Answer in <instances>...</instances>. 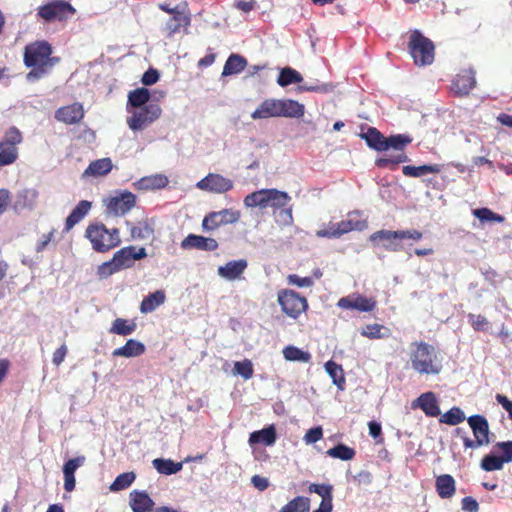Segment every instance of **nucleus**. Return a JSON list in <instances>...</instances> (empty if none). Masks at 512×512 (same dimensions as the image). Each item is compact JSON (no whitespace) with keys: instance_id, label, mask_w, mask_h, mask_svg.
Returning <instances> with one entry per match:
<instances>
[{"instance_id":"f257e3e1","label":"nucleus","mask_w":512,"mask_h":512,"mask_svg":"<svg viewBox=\"0 0 512 512\" xmlns=\"http://www.w3.org/2000/svg\"><path fill=\"white\" fill-rule=\"evenodd\" d=\"M359 136L372 150L384 152L392 149L395 152L389 156L377 158L375 165L378 168L395 170L399 164L410 161L405 153V148L413 141L410 135L396 134L385 137L377 128L367 127L366 132L360 133Z\"/></svg>"},{"instance_id":"f03ea898","label":"nucleus","mask_w":512,"mask_h":512,"mask_svg":"<svg viewBox=\"0 0 512 512\" xmlns=\"http://www.w3.org/2000/svg\"><path fill=\"white\" fill-rule=\"evenodd\" d=\"M52 53L51 44L45 40H38L25 46L23 62L27 68H31L26 75L27 81H37L52 70L60 61V58L53 57Z\"/></svg>"},{"instance_id":"7ed1b4c3","label":"nucleus","mask_w":512,"mask_h":512,"mask_svg":"<svg viewBox=\"0 0 512 512\" xmlns=\"http://www.w3.org/2000/svg\"><path fill=\"white\" fill-rule=\"evenodd\" d=\"M290 201L291 197L286 192L272 188L254 191L248 194L243 202L246 207L250 208H284L281 210L280 216L283 217L284 223L291 224L293 222L292 208H285Z\"/></svg>"},{"instance_id":"20e7f679","label":"nucleus","mask_w":512,"mask_h":512,"mask_svg":"<svg viewBox=\"0 0 512 512\" xmlns=\"http://www.w3.org/2000/svg\"><path fill=\"white\" fill-rule=\"evenodd\" d=\"M410 363L417 373L425 375H437L443 368L435 347L423 341L411 344Z\"/></svg>"},{"instance_id":"39448f33","label":"nucleus","mask_w":512,"mask_h":512,"mask_svg":"<svg viewBox=\"0 0 512 512\" xmlns=\"http://www.w3.org/2000/svg\"><path fill=\"white\" fill-rule=\"evenodd\" d=\"M146 256L147 252L144 247L136 248L133 245L123 247L114 253L111 260L100 264L96 274L100 279H106L121 270L133 267L136 260H141Z\"/></svg>"},{"instance_id":"423d86ee","label":"nucleus","mask_w":512,"mask_h":512,"mask_svg":"<svg viewBox=\"0 0 512 512\" xmlns=\"http://www.w3.org/2000/svg\"><path fill=\"white\" fill-rule=\"evenodd\" d=\"M423 233L416 229L408 230H379L369 237L374 246H380L386 251L399 252L405 249L404 241L418 242L422 239Z\"/></svg>"},{"instance_id":"0eeeda50","label":"nucleus","mask_w":512,"mask_h":512,"mask_svg":"<svg viewBox=\"0 0 512 512\" xmlns=\"http://www.w3.org/2000/svg\"><path fill=\"white\" fill-rule=\"evenodd\" d=\"M84 237L91 243L92 249L98 253H106L121 243L118 228H107L102 222H92L86 227Z\"/></svg>"},{"instance_id":"6e6552de","label":"nucleus","mask_w":512,"mask_h":512,"mask_svg":"<svg viewBox=\"0 0 512 512\" xmlns=\"http://www.w3.org/2000/svg\"><path fill=\"white\" fill-rule=\"evenodd\" d=\"M23 133L11 126L0 140V168L14 164L19 158L18 146L23 142Z\"/></svg>"},{"instance_id":"1a4fd4ad","label":"nucleus","mask_w":512,"mask_h":512,"mask_svg":"<svg viewBox=\"0 0 512 512\" xmlns=\"http://www.w3.org/2000/svg\"><path fill=\"white\" fill-rule=\"evenodd\" d=\"M408 48L416 65L426 66L434 61L435 46L433 42L418 30L411 33Z\"/></svg>"},{"instance_id":"9d476101","label":"nucleus","mask_w":512,"mask_h":512,"mask_svg":"<svg viewBox=\"0 0 512 512\" xmlns=\"http://www.w3.org/2000/svg\"><path fill=\"white\" fill-rule=\"evenodd\" d=\"M76 13V9L66 0H49L37 9V16L47 23L64 22Z\"/></svg>"},{"instance_id":"9b49d317","label":"nucleus","mask_w":512,"mask_h":512,"mask_svg":"<svg viewBox=\"0 0 512 512\" xmlns=\"http://www.w3.org/2000/svg\"><path fill=\"white\" fill-rule=\"evenodd\" d=\"M469 426L472 429L474 440L467 436H463V445L465 448L476 449L481 446H486L490 443L489 439V424L487 419L482 415H472L467 419Z\"/></svg>"},{"instance_id":"f8f14e48","label":"nucleus","mask_w":512,"mask_h":512,"mask_svg":"<svg viewBox=\"0 0 512 512\" xmlns=\"http://www.w3.org/2000/svg\"><path fill=\"white\" fill-rule=\"evenodd\" d=\"M278 303L282 311L293 319H297L308 309L306 297L291 289H284L278 292Z\"/></svg>"},{"instance_id":"ddd939ff","label":"nucleus","mask_w":512,"mask_h":512,"mask_svg":"<svg viewBox=\"0 0 512 512\" xmlns=\"http://www.w3.org/2000/svg\"><path fill=\"white\" fill-rule=\"evenodd\" d=\"M161 114L162 109L158 104L149 103L133 111L127 118V125L132 131H142L158 120Z\"/></svg>"},{"instance_id":"4468645a","label":"nucleus","mask_w":512,"mask_h":512,"mask_svg":"<svg viewBox=\"0 0 512 512\" xmlns=\"http://www.w3.org/2000/svg\"><path fill=\"white\" fill-rule=\"evenodd\" d=\"M108 216H122L129 212L136 204V196L130 191H122L115 196L103 200Z\"/></svg>"},{"instance_id":"2eb2a0df","label":"nucleus","mask_w":512,"mask_h":512,"mask_svg":"<svg viewBox=\"0 0 512 512\" xmlns=\"http://www.w3.org/2000/svg\"><path fill=\"white\" fill-rule=\"evenodd\" d=\"M240 217L241 212L232 208L209 212L202 220V228L206 232L214 231L221 226L237 223Z\"/></svg>"},{"instance_id":"dca6fc26","label":"nucleus","mask_w":512,"mask_h":512,"mask_svg":"<svg viewBox=\"0 0 512 512\" xmlns=\"http://www.w3.org/2000/svg\"><path fill=\"white\" fill-rule=\"evenodd\" d=\"M197 188L211 193H225L233 188V181L217 173H209L197 183Z\"/></svg>"},{"instance_id":"f3484780","label":"nucleus","mask_w":512,"mask_h":512,"mask_svg":"<svg viewBox=\"0 0 512 512\" xmlns=\"http://www.w3.org/2000/svg\"><path fill=\"white\" fill-rule=\"evenodd\" d=\"M337 306L342 309L357 310L359 312H370L376 307L373 298H367L360 294H352L339 299Z\"/></svg>"},{"instance_id":"a211bd4d","label":"nucleus","mask_w":512,"mask_h":512,"mask_svg":"<svg viewBox=\"0 0 512 512\" xmlns=\"http://www.w3.org/2000/svg\"><path fill=\"white\" fill-rule=\"evenodd\" d=\"M337 224V230H335L333 233H330L329 235L332 236H343L344 234H347L351 231H363L367 228L368 223L366 220L361 219L360 213L357 211L349 212L347 214V218L345 220H342L340 222H336Z\"/></svg>"},{"instance_id":"6ab92c4d","label":"nucleus","mask_w":512,"mask_h":512,"mask_svg":"<svg viewBox=\"0 0 512 512\" xmlns=\"http://www.w3.org/2000/svg\"><path fill=\"white\" fill-rule=\"evenodd\" d=\"M476 85L475 73L471 69L460 71L452 81L451 90L458 96H467Z\"/></svg>"},{"instance_id":"aec40b11","label":"nucleus","mask_w":512,"mask_h":512,"mask_svg":"<svg viewBox=\"0 0 512 512\" xmlns=\"http://www.w3.org/2000/svg\"><path fill=\"white\" fill-rule=\"evenodd\" d=\"M219 247L218 242L211 237H204L196 234H189L181 242L184 250L196 249L201 251H215Z\"/></svg>"},{"instance_id":"412c9836","label":"nucleus","mask_w":512,"mask_h":512,"mask_svg":"<svg viewBox=\"0 0 512 512\" xmlns=\"http://www.w3.org/2000/svg\"><path fill=\"white\" fill-rule=\"evenodd\" d=\"M84 108L81 103L60 107L55 112V118L68 125L77 124L84 118Z\"/></svg>"},{"instance_id":"4be33fe9","label":"nucleus","mask_w":512,"mask_h":512,"mask_svg":"<svg viewBox=\"0 0 512 512\" xmlns=\"http://www.w3.org/2000/svg\"><path fill=\"white\" fill-rule=\"evenodd\" d=\"M412 408H420L428 417H438L441 415L439 403L435 393L425 392L412 402Z\"/></svg>"},{"instance_id":"5701e85b","label":"nucleus","mask_w":512,"mask_h":512,"mask_svg":"<svg viewBox=\"0 0 512 512\" xmlns=\"http://www.w3.org/2000/svg\"><path fill=\"white\" fill-rule=\"evenodd\" d=\"M86 461L85 456H78L73 459H69L63 465V475H64V489L67 492H71L75 489L76 479H75V471L81 467Z\"/></svg>"},{"instance_id":"b1692460","label":"nucleus","mask_w":512,"mask_h":512,"mask_svg":"<svg viewBox=\"0 0 512 512\" xmlns=\"http://www.w3.org/2000/svg\"><path fill=\"white\" fill-rule=\"evenodd\" d=\"M279 117L301 118L305 114V106L296 100L278 99Z\"/></svg>"},{"instance_id":"393cba45","label":"nucleus","mask_w":512,"mask_h":512,"mask_svg":"<svg viewBox=\"0 0 512 512\" xmlns=\"http://www.w3.org/2000/svg\"><path fill=\"white\" fill-rule=\"evenodd\" d=\"M435 488L441 499H450L456 493V482L450 474H441L436 477Z\"/></svg>"},{"instance_id":"a878e982","label":"nucleus","mask_w":512,"mask_h":512,"mask_svg":"<svg viewBox=\"0 0 512 512\" xmlns=\"http://www.w3.org/2000/svg\"><path fill=\"white\" fill-rule=\"evenodd\" d=\"M247 266L245 259L229 261L218 268V274L227 280H235L243 274Z\"/></svg>"},{"instance_id":"bb28decb","label":"nucleus","mask_w":512,"mask_h":512,"mask_svg":"<svg viewBox=\"0 0 512 512\" xmlns=\"http://www.w3.org/2000/svg\"><path fill=\"white\" fill-rule=\"evenodd\" d=\"M278 99H265L260 103L256 110L251 114L252 119L278 118L279 108Z\"/></svg>"},{"instance_id":"cd10ccee","label":"nucleus","mask_w":512,"mask_h":512,"mask_svg":"<svg viewBox=\"0 0 512 512\" xmlns=\"http://www.w3.org/2000/svg\"><path fill=\"white\" fill-rule=\"evenodd\" d=\"M145 351H146V347L143 343H141L135 339H129L125 343V345L114 349L112 352V355L114 357L131 358V357L141 356L145 353Z\"/></svg>"},{"instance_id":"c85d7f7f","label":"nucleus","mask_w":512,"mask_h":512,"mask_svg":"<svg viewBox=\"0 0 512 512\" xmlns=\"http://www.w3.org/2000/svg\"><path fill=\"white\" fill-rule=\"evenodd\" d=\"M277 439L276 429L273 425L265 427L261 430L254 431L249 436V444H263L265 446H272Z\"/></svg>"},{"instance_id":"c756f323","label":"nucleus","mask_w":512,"mask_h":512,"mask_svg":"<svg viewBox=\"0 0 512 512\" xmlns=\"http://www.w3.org/2000/svg\"><path fill=\"white\" fill-rule=\"evenodd\" d=\"M92 203L88 200H81L66 218L65 231H70L79 223L91 210Z\"/></svg>"},{"instance_id":"7c9ffc66","label":"nucleus","mask_w":512,"mask_h":512,"mask_svg":"<svg viewBox=\"0 0 512 512\" xmlns=\"http://www.w3.org/2000/svg\"><path fill=\"white\" fill-rule=\"evenodd\" d=\"M154 501L146 492L133 491L130 493V507L133 512H152Z\"/></svg>"},{"instance_id":"2f4dec72","label":"nucleus","mask_w":512,"mask_h":512,"mask_svg":"<svg viewBox=\"0 0 512 512\" xmlns=\"http://www.w3.org/2000/svg\"><path fill=\"white\" fill-rule=\"evenodd\" d=\"M38 198V191L35 189H25L17 194V199L13 205L15 212H20L26 208L32 209Z\"/></svg>"},{"instance_id":"473e14b6","label":"nucleus","mask_w":512,"mask_h":512,"mask_svg":"<svg viewBox=\"0 0 512 512\" xmlns=\"http://www.w3.org/2000/svg\"><path fill=\"white\" fill-rule=\"evenodd\" d=\"M247 66L245 57L239 54H231L223 67L222 76H230L241 73Z\"/></svg>"},{"instance_id":"72a5a7b5","label":"nucleus","mask_w":512,"mask_h":512,"mask_svg":"<svg viewBox=\"0 0 512 512\" xmlns=\"http://www.w3.org/2000/svg\"><path fill=\"white\" fill-rule=\"evenodd\" d=\"M442 165L440 164H424L420 166H411L406 165L402 167V173L406 177H422L429 173H439L442 170Z\"/></svg>"},{"instance_id":"f704fd0d","label":"nucleus","mask_w":512,"mask_h":512,"mask_svg":"<svg viewBox=\"0 0 512 512\" xmlns=\"http://www.w3.org/2000/svg\"><path fill=\"white\" fill-rule=\"evenodd\" d=\"M113 168V164L110 158L97 159L89 164L86 168L84 175L88 176H104L107 175Z\"/></svg>"},{"instance_id":"c9c22d12","label":"nucleus","mask_w":512,"mask_h":512,"mask_svg":"<svg viewBox=\"0 0 512 512\" xmlns=\"http://www.w3.org/2000/svg\"><path fill=\"white\" fill-rule=\"evenodd\" d=\"M153 467L158 473L172 475L182 470L183 462H175L172 459L156 458L152 461Z\"/></svg>"},{"instance_id":"e433bc0d","label":"nucleus","mask_w":512,"mask_h":512,"mask_svg":"<svg viewBox=\"0 0 512 512\" xmlns=\"http://www.w3.org/2000/svg\"><path fill=\"white\" fill-rule=\"evenodd\" d=\"M150 96V92L147 88L141 87L134 89L128 94L127 105L136 109L142 108L149 104Z\"/></svg>"},{"instance_id":"4c0bfd02","label":"nucleus","mask_w":512,"mask_h":512,"mask_svg":"<svg viewBox=\"0 0 512 512\" xmlns=\"http://www.w3.org/2000/svg\"><path fill=\"white\" fill-rule=\"evenodd\" d=\"M165 301V294L163 291H155L146 296L140 305V311L142 313H150L154 311L158 306L163 304Z\"/></svg>"},{"instance_id":"58836bf2","label":"nucleus","mask_w":512,"mask_h":512,"mask_svg":"<svg viewBox=\"0 0 512 512\" xmlns=\"http://www.w3.org/2000/svg\"><path fill=\"white\" fill-rule=\"evenodd\" d=\"M325 370L332 378L333 384H335L340 390H343L346 381L342 366L333 360H329L325 363Z\"/></svg>"},{"instance_id":"ea45409f","label":"nucleus","mask_w":512,"mask_h":512,"mask_svg":"<svg viewBox=\"0 0 512 512\" xmlns=\"http://www.w3.org/2000/svg\"><path fill=\"white\" fill-rule=\"evenodd\" d=\"M136 330V323L123 318H116L109 329V333L127 336Z\"/></svg>"},{"instance_id":"a19ab883","label":"nucleus","mask_w":512,"mask_h":512,"mask_svg":"<svg viewBox=\"0 0 512 512\" xmlns=\"http://www.w3.org/2000/svg\"><path fill=\"white\" fill-rule=\"evenodd\" d=\"M310 499L304 496H297L285 504L279 512H309Z\"/></svg>"},{"instance_id":"79ce46f5","label":"nucleus","mask_w":512,"mask_h":512,"mask_svg":"<svg viewBox=\"0 0 512 512\" xmlns=\"http://www.w3.org/2000/svg\"><path fill=\"white\" fill-rule=\"evenodd\" d=\"M303 80L302 75L291 67L281 69L277 78V83L281 87H286L293 83H301Z\"/></svg>"},{"instance_id":"37998d69","label":"nucleus","mask_w":512,"mask_h":512,"mask_svg":"<svg viewBox=\"0 0 512 512\" xmlns=\"http://www.w3.org/2000/svg\"><path fill=\"white\" fill-rule=\"evenodd\" d=\"M390 334L388 328L381 324H368L361 330V335L369 339H381L386 338Z\"/></svg>"},{"instance_id":"c03bdc74","label":"nucleus","mask_w":512,"mask_h":512,"mask_svg":"<svg viewBox=\"0 0 512 512\" xmlns=\"http://www.w3.org/2000/svg\"><path fill=\"white\" fill-rule=\"evenodd\" d=\"M283 356L288 361L307 363L311 360L310 353L301 350L296 346L289 345L283 349Z\"/></svg>"},{"instance_id":"a18cd8bd","label":"nucleus","mask_w":512,"mask_h":512,"mask_svg":"<svg viewBox=\"0 0 512 512\" xmlns=\"http://www.w3.org/2000/svg\"><path fill=\"white\" fill-rule=\"evenodd\" d=\"M465 420V414L459 407H452L440 416L439 421L451 426L458 425Z\"/></svg>"},{"instance_id":"49530a36","label":"nucleus","mask_w":512,"mask_h":512,"mask_svg":"<svg viewBox=\"0 0 512 512\" xmlns=\"http://www.w3.org/2000/svg\"><path fill=\"white\" fill-rule=\"evenodd\" d=\"M472 214L479 219L481 222H497L503 223L505 221V217L493 212L491 209L483 207L477 208L472 211Z\"/></svg>"},{"instance_id":"de8ad7c7","label":"nucleus","mask_w":512,"mask_h":512,"mask_svg":"<svg viewBox=\"0 0 512 512\" xmlns=\"http://www.w3.org/2000/svg\"><path fill=\"white\" fill-rule=\"evenodd\" d=\"M326 454L333 458H338L341 460H352L356 454L355 450L351 447H348L344 444H338L333 448L327 450Z\"/></svg>"},{"instance_id":"09e8293b","label":"nucleus","mask_w":512,"mask_h":512,"mask_svg":"<svg viewBox=\"0 0 512 512\" xmlns=\"http://www.w3.org/2000/svg\"><path fill=\"white\" fill-rule=\"evenodd\" d=\"M310 493H316L321 496V502H332L333 501V486L330 484H316L312 483L308 487Z\"/></svg>"},{"instance_id":"8fccbe9b","label":"nucleus","mask_w":512,"mask_h":512,"mask_svg":"<svg viewBox=\"0 0 512 512\" xmlns=\"http://www.w3.org/2000/svg\"><path fill=\"white\" fill-rule=\"evenodd\" d=\"M504 462L500 456L486 455L481 460V468L485 471H496L503 468Z\"/></svg>"},{"instance_id":"3c124183","label":"nucleus","mask_w":512,"mask_h":512,"mask_svg":"<svg viewBox=\"0 0 512 512\" xmlns=\"http://www.w3.org/2000/svg\"><path fill=\"white\" fill-rule=\"evenodd\" d=\"M135 480L133 472H126L118 475L114 482L111 484V490L120 491L128 488Z\"/></svg>"},{"instance_id":"603ef678","label":"nucleus","mask_w":512,"mask_h":512,"mask_svg":"<svg viewBox=\"0 0 512 512\" xmlns=\"http://www.w3.org/2000/svg\"><path fill=\"white\" fill-rule=\"evenodd\" d=\"M188 24L187 17L182 13H176L173 15L166 23V28L169 33H176L180 30L181 27Z\"/></svg>"},{"instance_id":"864d4df0","label":"nucleus","mask_w":512,"mask_h":512,"mask_svg":"<svg viewBox=\"0 0 512 512\" xmlns=\"http://www.w3.org/2000/svg\"><path fill=\"white\" fill-rule=\"evenodd\" d=\"M130 233L133 239L143 240L149 238L153 234V229L148 223L143 222L133 226L130 230Z\"/></svg>"},{"instance_id":"5fc2aeb1","label":"nucleus","mask_w":512,"mask_h":512,"mask_svg":"<svg viewBox=\"0 0 512 512\" xmlns=\"http://www.w3.org/2000/svg\"><path fill=\"white\" fill-rule=\"evenodd\" d=\"M253 365L250 360L235 362L234 373L242 376L244 379H250L253 376Z\"/></svg>"},{"instance_id":"6e6d98bb","label":"nucleus","mask_w":512,"mask_h":512,"mask_svg":"<svg viewBox=\"0 0 512 512\" xmlns=\"http://www.w3.org/2000/svg\"><path fill=\"white\" fill-rule=\"evenodd\" d=\"M468 322L475 331H486L488 329L489 321L481 314H468Z\"/></svg>"},{"instance_id":"4d7b16f0","label":"nucleus","mask_w":512,"mask_h":512,"mask_svg":"<svg viewBox=\"0 0 512 512\" xmlns=\"http://www.w3.org/2000/svg\"><path fill=\"white\" fill-rule=\"evenodd\" d=\"M323 429L321 426H317L309 429L303 437L306 444H313L322 439Z\"/></svg>"},{"instance_id":"13d9d810","label":"nucleus","mask_w":512,"mask_h":512,"mask_svg":"<svg viewBox=\"0 0 512 512\" xmlns=\"http://www.w3.org/2000/svg\"><path fill=\"white\" fill-rule=\"evenodd\" d=\"M287 281L291 285H295L297 287H311L314 284V281L311 277H300L296 274H291L287 277Z\"/></svg>"},{"instance_id":"bf43d9fd","label":"nucleus","mask_w":512,"mask_h":512,"mask_svg":"<svg viewBox=\"0 0 512 512\" xmlns=\"http://www.w3.org/2000/svg\"><path fill=\"white\" fill-rule=\"evenodd\" d=\"M501 452L502 456H500L504 463L512 462V441L498 442L496 444Z\"/></svg>"},{"instance_id":"052dcab7","label":"nucleus","mask_w":512,"mask_h":512,"mask_svg":"<svg viewBox=\"0 0 512 512\" xmlns=\"http://www.w3.org/2000/svg\"><path fill=\"white\" fill-rule=\"evenodd\" d=\"M336 228H337L336 222L330 221L325 227H323L320 230H317L315 235L318 238L336 239V238H339V236L328 235L330 233H333L335 230H337Z\"/></svg>"},{"instance_id":"680f3d73","label":"nucleus","mask_w":512,"mask_h":512,"mask_svg":"<svg viewBox=\"0 0 512 512\" xmlns=\"http://www.w3.org/2000/svg\"><path fill=\"white\" fill-rule=\"evenodd\" d=\"M159 76L160 75L156 69L150 68L143 74L141 82L146 86H150L159 80Z\"/></svg>"},{"instance_id":"e2e57ef3","label":"nucleus","mask_w":512,"mask_h":512,"mask_svg":"<svg viewBox=\"0 0 512 512\" xmlns=\"http://www.w3.org/2000/svg\"><path fill=\"white\" fill-rule=\"evenodd\" d=\"M11 204V193L8 189H0V215H2Z\"/></svg>"},{"instance_id":"0e129e2a","label":"nucleus","mask_w":512,"mask_h":512,"mask_svg":"<svg viewBox=\"0 0 512 512\" xmlns=\"http://www.w3.org/2000/svg\"><path fill=\"white\" fill-rule=\"evenodd\" d=\"M462 509L465 512H478L479 504L478 502L471 496H466L461 501Z\"/></svg>"},{"instance_id":"69168bd1","label":"nucleus","mask_w":512,"mask_h":512,"mask_svg":"<svg viewBox=\"0 0 512 512\" xmlns=\"http://www.w3.org/2000/svg\"><path fill=\"white\" fill-rule=\"evenodd\" d=\"M68 349L65 344H62L59 348H57L52 357V362L55 366H59L65 359L67 355Z\"/></svg>"},{"instance_id":"338daca9","label":"nucleus","mask_w":512,"mask_h":512,"mask_svg":"<svg viewBox=\"0 0 512 512\" xmlns=\"http://www.w3.org/2000/svg\"><path fill=\"white\" fill-rule=\"evenodd\" d=\"M368 427H369V434L372 438L374 439H378L379 440L377 441L378 443H382L383 442V437H382V428H381V425L376 422V421H370L368 423Z\"/></svg>"},{"instance_id":"774afa93","label":"nucleus","mask_w":512,"mask_h":512,"mask_svg":"<svg viewBox=\"0 0 512 512\" xmlns=\"http://www.w3.org/2000/svg\"><path fill=\"white\" fill-rule=\"evenodd\" d=\"M496 401L508 412L509 418L512 420V401L503 394L496 395Z\"/></svg>"}]
</instances>
